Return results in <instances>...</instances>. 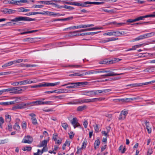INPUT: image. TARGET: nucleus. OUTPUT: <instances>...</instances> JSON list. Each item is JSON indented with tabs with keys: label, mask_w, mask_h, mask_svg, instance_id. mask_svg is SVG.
<instances>
[{
	"label": "nucleus",
	"mask_w": 155,
	"mask_h": 155,
	"mask_svg": "<svg viewBox=\"0 0 155 155\" xmlns=\"http://www.w3.org/2000/svg\"><path fill=\"white\" fill-rule=\"evenodd\" d=\"M69 85L66 87L67 88H77L84 87L88 83L86 82H69Z\"/></svg>",
	"instance_id": "obj_1"
},
{
	"label": "nucleus",
	"mask_w": 155,
	"mask_h": 155,
	"mask_svg": "<svg viewBox=\"0 0 155 155\" xmlns=\"http://www.w3.org/2000/svg\"><path fill=\"white\" fill-rule=\"evenodd\" d=\"M111 90L110 89H103L101 90H96L88 91V92L87 96L92 97L94 95H98L99 94L103 93H105L108 92Z\"/></svg>",
	"instance_id": "obj_2"
},
{
	"label": "nucleus",
	"mask_w": 155,
	"mask_h": 155,
	"mask_svg": "<svg viewBox=\"0 0 155 155\" xmlns=\"http://www.w3.org/2000/svg\"><path fill=\"white\" fill-rule=\"evenodd\" d=\"M104 99V98L101 97L92 99H81L78 100V104H82L83 103H89L90 102H94L97 101H101Z\"/></svg>",
	"instance_id": "obj_3"
},
{
	"label": "nucleus",
	"mask_w": 155,
	"mask_h": 155,
	"mask_svg": "<svg viewBox=\"0 0 155 155\" xmlns=\"http://www.w3.org/2000/svg\"><path fill=\"white\" fill-rule=\"evenodd\" d=\"M35 20V18L32 19L28 17L18 16L13 19H11V21L12 22H18L19 21H30Z\"/></svg>",
	"instance_id": "obj_4"
},
{
	"label": "nucleus",
	"mask_w": 155,
	"mask_h": 155,
	"mask_svg": "<svg viewBox=\"0 0 155 155\" xmlns=\"http://www.w3.org/2000/svg\"><path fill=\"white\" fill-rule=\"evenodd\" d=\"M27 87H12V93L13 94H19L21 93V91L27 89Z\"/></svg>",
	"instance_id": "obj_5"
},
{
	"label": "nucleus",
	"mask_w": 155,
	"mask_h": 155,
	"mask_svg": "<svg viewBox=\"0 0 155 155\" xmlns=\"http://www.w3.org/2000/svg\"><path fill=\"white\" fill-rule=\"evenodd\" d=\"M26 108H27L26 103H22L14 106L12 107V109L13 110H15L17 109H21Z\"/></svg>",
	"instance_id": "obj_6"
},
{
	"label": "nucleus",
	"mask_w": 155,
	"mask_h": 155,
	"mask_svg": "<svg viewBox=\"0 0 155 155\" xmlns=\"http://www.w3.org/2000/svg\"><path fill=\"white\" fill-rule=\"evenodd\" d=\"M128 113V110H124L121 111L119 115L118 119L119 120H124L126 117Z\"/></svg>",
	"instance_id": "obj_7"
},
{
	"label": "nucleus",
	"mask_w": 155,
	"mask_h": 155,
	"mask_svg": "<svg viewBox=\"0 0 155 155\" xmlns=\"http://www.w3.org/2000/svg\"><path fill=\"white\" fill-rule=\"evenodd\" d=\"M28 79H26L20 81H16L13 82L12 84V85L15 86H18L19 85H21L27 84H28Z\"/></svg>",
	"instance_id": "obj_8"
},
{
	"label": "nucleus",
	"mask_w": 155,
	"mask_h": 155,
	"mask_svg": "<svg viewBox=\"0 0 155 155\" xmlns=\"http://www.w3.org/2000/svg\"><path fill=\"white\" fill-rule=\"evenodd\" d=\"M71 123L72 125H73L74 128H76V127H81L80 124L78 122V119L76 117L73 118L71 121Z\"/></svg>",
	"instance_id": "obj_9"
},
{
	"label": "nucleus",
	"mask_w": 155,
	"mask_h": 155,
	"mask_svg": "<svg viewBox=\"0 0 155 155\" xmlns=\"http://www.w3.org/2000/svg\"><path fill=\"white\" fill-rule=\"evenodd\" d=\"M99 63L101 64H110L114 63V61L112 60H109L105 59L103 60H101L99 61Z\"/></svg>",
	"instance_id": "obj_10"
},
{
	"label": "nucleus",
	"mask_w": 155,
	"mask_h": 155,
	"mask_svg": "<svg viewBox=\"0 0 155 155\" xmlns=\"http://www.w3.org/2000/svg\"><path fill=\"white\" fill-rule=\"evenodd\" d=\"M32 137L30 136H27L25 138L23 139L22 142L30 144L32 143Z\"/></svg>",
	"instance_id": "obj_11"
},
{
	"label": "nucleus",
	"mask_w": 155,
	"mask_h": 155,
	"mask_svg": "<svg viewBox=\"0 0 155 155\" xmlns=\"http://www.w3.org/2000/svg\"><path fill=\"white\" fill-rule=\"evenodd\" d=\"M113 33L114 36H120L126 34L123 31L118 30L113 31Z\"/></svg>",
	"instance_id": "obj_12"
},
{
	"label": "nucleus",
	"mask_w": 155,
	"mask_h": 155,
	"mask_svg": "<svg viewBox=\"0 0 155 155\" xmlns=\"http://www.w3.org/2000/svg\"><path fill=\"white\" fill-rule=\"evenodd\" d=\"M101 28H102L94 27V28H91L83 29L80 30L79 31H78L84 32V31H90L98 30V29H101Z\"/></svg>",
	"instance_id": "obj_13"
},
{
	"label": "nucleus",
	"mask_w": 155,
	"mask_h": 155,
	"mask_svg": "<svg viewBox=\"0 0 155 155\" xmlns=\"http://www.w3.org/2000/svg\"><path fill=\"white\" fill-rule=\"evenodd\" d=\"M60 83L59 82L54 83H45L43 84L44 85L43 86H44V87L53 86L58 85Z\"/></svg>",
	"instance_id": "obj_14"
},
{
	"label": "nucleus",
	"mask_w": 155,
	"mask_h": 155,
	"mask_svg": "<svg viewBox=\"0 0 155 155\" xmlns=\"http://www.w3.org/2000/svg\"><path fill=\"white\" fill-rule=\"evenodd\" d=\"M38 3L42 4L44 5H55L56 6H57V5L54 3H51L50 1H38Z\"/></svg>",
	"instance_id": "obj_15"
},
{
	"label": "nucleus",
	"mask_w": 155,
	"mask_h": 155,
	"mask_svg": "<svg viewBox=\"0 0 155 155\" xmlns=\"http://www.w3.org/2000/svg\"><path fill=\"white\" fill-rule=\"evenodd\" d=\"M124 74V73H121L120 74H117L115 73L114 72H112L111 71H109V72H108L107 73V75H108V77L109 76H116L117 75H122Z\"/></svg>",
	"instance_id": "obj_16"
},
{
	"label": "nucleus",
	"mask_w": 155,
	"mask_h": 155,
	"mask_svg": "<svg viewBox=\"0 0 155 155\" xmlns=\"http://www.w3.org/2000/svg\"><path fill=\"white\" fill-rule=\"evenodd\" d=\"M117 39H118V38H116L114 37L107 38L105 40H103L102 41V43H105L106 42H107L111 41H115Z\"/></svg>",
	"instance_id": "obj_17"
},
{
	"label": "nucleus",
	"mask_w": 155,
	"mask_h": 155,
	"mask_svg": "<svg viewBox=\"0 0 155 155\" xmlns=\"http://www.w3.org/2000/svg\"><path fill=\"white\" fill-rule=\"evenodd\" d=\"M148 83L146 82L140 83H135L132 84L131 85L133 87H137L142 86L143 85H147L148 84Z\"/></svg>",
	"instance_id": "obj_18"
},
{
	"label": "nucleus",
	"mask_w": 155,
	"mask_h": 155,
	"mask_svg": "<svg viewBox=\"0 0 155 155\" xmlns=\"http://www.w3.org/2000/svg\"><path fill=\"white\" fill-rule=\"evenodd\" d=\"M42 15H47L55 16L56 13L48 11H44Z\"/></svg>",
	"instance_id": "obj_19"
},
{
	"label": "nucleus",
	"mask_w": 155,
	"mask_h": 155,
	"mask_svg": "<svg viewBox=\"0 0 155 155\" xmlns=\"http://www.w3.org/2000/svg\"><path fill=\"white\" fill-rule=\"evenodd\" d=\"M101 31H98L95 32H86V33H83L81 34H80V35H94L100 32Z\"/></svg>",
	"instance_id": "obj_20"
},
{
	"label": "nucleus",
	"mask_w": 155,
	"mask_h": 155,
	"mask_svg": "<svg viewBox=\"0 0 155 155\" xmlns=\"http://www.w3.org/2000/svg\"><path fill=\"white\" fill-rule=\"evenodd\" d=\"M88 4H90V2L89 1L81 2V7H89L90 5Z\"/></svg>",
	"instance_id": "obj_21"
},
{
	"label": "nucleus",
	"mask_w": 155,
	"mask_h": 155,
	"mask_svg": "<svg viewBox=\"0 0 155 155\" xmlns=\"http://www.w3.org/2000/svg\"><path fill=\"white\" fill-rule=\"evenodd\" d=\"M59 8H65L67 9H68L70 10H72L74 9V8L71 6H68L67 5H64L63 6H61L60 7H58Z\"/></svg>",
	"instance_id": "obj_22"
},
{
	"label": "nucleus",
	"mask_w": 155,
	"mask_h": 155,
	"mask_svg": "<svg viewBox=\"0 0 155 155\" xmlns=\"http://www.w3.org/2000/svg\"><path fill=\"white\" fill-rule=\"evenodd\" d=\"M145 71H155V66L149 67L147 68L144 70Z\"/></svg>",
	"instance_id": "obj_23"
},
{
	"label": "nucleus",
	"mask_w": 155,
	"mask_h": 155,
	"mask_svg": "<svg viewBox=\"0 0 155 155\" xmlns=\"http://www.w3.org/2000/svg\"><path fill=\"white\" fill-rule=\"evenodd\" d=\"M95 74V70L88 71L86 72H85L82 74L83 76L84 75L93 74Z\"/></svg>",
	"instance_id": "obj_24"
},
{
	"label": "nucleus",
	"mask_w": 155,
	"mask_h": 155,
	"mask_svg": "<svg viewBox=\"0 0 155 155\" xmlns=\"http://www.w3.org/2000/svg\"><path fill=\"white\" fill-rule=\"evenodd\" d=\"M155 34V32H152L149 33L145 34L143 35L144 38H147L151 37V36H153L154 34Z\"/></svg>",
	"instance_id": "obj_25"
},
{
	"label": "nucleus",
	"mask_w": 155,
	"mask_h": 155,
	"mask_svg": "<svg viewBox=\"0 0 155 155\" xmlns=\"http://www.w3.org/2000/svg\"><path fill=\"white\" fill-rule=\"evenodd\" d=\"M87 107V106L86 105L79 106L77 107V110L78 111H81L84 110L85 109H86Z\"/></svg>",
	"instance_id": "obj_26"
},
{
	"label": "nucleus",
	"mask_w": 155,
	"mask_h": 155,
	"mask_svg": "<svg viewBox=\"0 0 155 155\" xmlns=\"http://www.w3.org/2000/svg\"><path fill=\"white\" fill-rule=\"evenodd\" d=\"M144 38L143 35H140V36H139L137 38H136L134 39V40H133L132 41L134 42L135 41H138L139 40H140L141 39H143Z\"/></svg>",
	"instance_id": "obj_27"
},
{
	"label": "nucleus",
	"mask_w": 155,
	"mask_h": 155,
	"mask_svg": "<svg viewBox=\"0 0 155 155\" xmlns=\"http://www.w3.org/2000/svg\"><path fill=\"white\" fill-rule=\"evenodd\" d=\"M48 141V140H46L42 141L41 143V145L40 146V147H42L44 146H46L47 144V142Z\"/></svg>",
	"instance_id": "obj_28"
},
{
	"label": "nucleus",
	"mask_w": 155,
	"mask_h": 155,
	"mask_svg": "<svg viewBox=\"0 0 155 155\" xmlns=\"http://www.w3.org/2000/svg\"><path fill=\"white\" fill-rule=\"evenodd\" d=\"M28 84H31L32 83H35L38 82L39 81L37 79L34 78L33 79V80L30 81L28 79Z\"/></svg>",
	"instance_id": "obj_29"
},
{
	"label": "nucleus",
	"mask_w": 155,
	"mask_h": 155,
	"mask_svg": "<svg viewBox=\"0 0 155 155\" xmlns=\"http://www.w3.org/2000/svg\"><path fill=\"white\" fill-rule=\"evenodd\" d=\"M5 121L7 122H9L11 120V116L8 114H6L5 115Z\"/></svg>",
	"instance_id": "obj_30"
},
{
	"label": "nucleus",
	"mask_w": 155,
	"mask_h": 155,
	"mask_svg": "<svg viewBox=\"0 0 155 155\" xmlns=\"http://www.w3.org/2000/svg\"><path fill=\"white\" fill-rule=\"evenodd\" d=\"M13 61H10L9 62H8L7 63H6L3 65L2 66V68L4 67H8V66H10L12 65V64H13Z\"/></svg>",
	"instance_id": "obj_31"
},
{
	"label": "nucleus",
	"mask_w": 155,
	"mask_h": 155,
	"mask_svg": "<svg viewBox=\"0 0 155 155\" xmlns=\"http://www.w3.org/2000/svg\"><path fill=\"white\" fill-rule=\"evenodd\" d=\"M104 3V2H90V4H94V5H101L103 4Z\"/></svg>",
	"instance_id": "obj_32"
},
{
	"label": "nucleus",
	"mask_w": 155,
	"mask_h": 155,
	"mask_svg": "<svg viewBox=\"0 0 155 155\" xmlns=\"http://www.w3.org/2000/svg\"><path fill=\"white\" fill-rule=\"evenodd\" d=\"M61 125L65 130H66L67 129V128L68 126V125L66 123H61Z\"/></svg>",
	"instance_id": "obj_33"
},
{
	"label": "nucleus",
	"mask_w": 155,
	"mask_h": 155,
	"mask_svg": "<svg viewBox=\"0 0 155 155\" xmlns=\"http://www.w3.org/2000/svg\"><path fill=\"white\" fill-rule=\"evenodd\" d=\"M37 65L36 64H22V67H36Z\"/></svg>",
	"instance_id": "obj_34"
},
{
	"label": "nucleus",
	"mask_w": 155,
	"mask_h": 155,
	"mask_svg": "<svg viewBox=\"0 0 155 155\" xmlns=\"http://www.w3.org/2000/svg\"><path fill=\"white\" fill-rule=\"evenodd\" d=\"M31 120L32 121V124L35 125H37L38 124V122L37 120L35 118H31Z\"/></svg>",
	"instance_id": "obj_35"
},
{
	"label": "nucleus",
	"mask_w": 155,
	"mask_h": 155,
	"mask_svg": "<svg viewBox=\"0 0 155 155\" xmlns=\"http://www.w3.org/2000/svg\"><path fill=\"white\" fill-rule=\"evenodd\" d=\"M1 91L2 93L6 92H9L10 93H12V87L7 89H3Z\"/></svg>",
	"instance_id": "obj_36"
},
{
	"label": "nucleus",
	"mask_w": 155,
	"mask_h": 155,
	"mask_svg": "<svg viewBox=\"0 0 155 155\" xmlns=\"http://www.w3.org/2000/svg\"><path fill=\"white\" fill-rule=\"evenodd\" d=\"M43 84L42 83L41 84H38L37 85H35L34 86H31V88H36V87H43L44 86Z\"/></svg>",
	"instance_id": "obj_37"
},
{
	"label": "nucleus",
	"mask_w": 155,
	"mask_h": 155,
	"mask_svg": "<svg viewBox=\"0 0 155 155\" xmlns=\"http://www.w3.org/2000/svg\"><path fill=\"white\" fill-rule=\"evenodd\" d=\"M101 9L102 11H104L107 13L114 12V9L107 10L104 9L103 8H101Z\"/></svg>",
	"instance_id": "obj_38"
},
{
	"label": "nucleus",
	"mask_w": 155,
	"mask_h": 155,
	"mask_svg": "<svg viewBox=\"0 0 155 155\" xmlns=\"http://www.w3.org/2000/svg\"><path fill=\"white\" fill-rule=\"evenodd\" d=\"M69 76H83L82 74H80L78 73H75L73 74H71L69 75Z\"/></svg>",
	"instance_id": "obj_39"
},
{
	"label": "nucleus",
	"mask_w": 155,
	"mask_h": 155,
	"mask_svg": "<svg viewBox=\"0 0 155 155\" xmlns=\"http://www.w3.org/2000/svg\"><path fill=\"white\" fill-rule=\"evenodd\" d=\"M73 18V17L72 16L70 17L66 18L61 19V21H64L67 20H71Z\"/></svg>",
	"instance_id": "obj_40"
},
{
	"label": "nucleus",
	"mask_w": 155,
	"mask_h": 155,
	"mask_svg": "<svg viewBox=\"0 0 155 155\" xmlns=\"http://www.w3.org/2000/svg\"><path fill=\"white\" fill-rule=\"evenodd\" d=\"M35 101H33L30 102H27L26 103L27 105V107H30L33 105H35Z\"/></svg>",
	"instance_id": "obj_41"
},
{
	"label": "nucleus",
	"mask_w": 155,
	"mask_h": 155,
	"mask_svg": "<svg viewBox=\"0 0 155 155\" xmlns=\"http://www.w3.org/2000/svg\"><path fill=\"white\" fill-rule=\"evenodd\" d=\"M8 142V139H5L4 140H0V144H2L7 143Z\"/></svg>",
	"instance_id": "obj_42"
},
{
	"label": "nucleus",
	"mask_w": 155,
	"mask_h": 155,
	"mask_svg": "<svg viewBox=\"0 0 155 155\" xmlns=\"http://www.w3.org/2000/svg\"><path fill=\"white\" fill-rule=\"evenodd\" d=\"M34 38H26L25 39L24 41H28L32 43L34 41Z\"/></svg>",
	"instance_id": "obj_43"
},
{
	"label": "nucleus",
	"mask_w": 155,
	"mask_h": 155,
	"mask_svg": "<svg viewBox=\"0 0 155 155\" xmlns=\"http://www.w3.org/2000/svg\"><path fill=\"white\" fill-rule=\"evenodd\" d=\"M14 128L15 129L17 130L20 129V127L17 123H16L14 126Z\"/></svg>",
	"instance_id": "obj_44"
},
{
	"label": "nucleus",
	"mask_w": 155,
	"mask_h": 155,
	"mask_svg": "<svg viewBox=\"0 0 155 155\" xmlns=\"http://www.w3.org/2000/svg\"><path fill=\"white\" fill-rule=\"evenodd\" d=\"M23 61V59H18L17 60L13 61V63L16 64L17 63H19L22 62Z\"/></svg>",
	"instance_id": "obj_45"
},
{
	"label": "nucleus",
	"mask_w": 155,
	"mask_h": 155,
	"mask_svg": "<svg viewBox=\"0 0 155 155\" xmlns=\"http://www.w3.org/2000/svg\"><path fill=\"white\" fill-rule=\"evenodd\" d=\"M143 18L148 17H155V14L147 15L145 16H143Z\"/></svg>",
	"instance_id": "obj_46"
},
{
	"label": "nucleus",
	"mask_w": 155,
	"mask_h": 155,
	"mask_svg": "<svg viewBox=\"0 0 155 155\" xmlns=\"http://www.w3.org/2000/svg\"><path fill=\"white\" fill-rule=\"evenodd\" d=\"M1 12H3L5 14H8V8H5L2 9L1 10Z\"/></svg>",
	"instance_id": "obj_47"
},
{
	"label": "nucleus",
	"mask_w": 155,
	"mask_h": 155,
	"mask_svg": "<svg viewBox=\"0 0 155 155\" xmlns=\"http://www.w3.org/2000/svg\"><path fill=\"white\" fill-rule=\"evenodd\" d=\"M16 10L8 8V14H13L16 12Z\"/></svg>",
	"instance_id": "obj_48"
},
{
	"label": "nucleus",
	"mask_w": 155,
	"mask_h": 155,
	"mask_svg": "<svg viewBox=\"0 0 155 155\" xmlns=\"http://www.w3.org/2000/svg\"><path fill=\"white\" fill-rule=\"evenodd\" d=\"M31 149V147H26L24 148L23 150L24 151L27 150L28 151H30Z\"/></svg>",
	"instance_id": "obj_49"
},
{
	"label": "nucleus",
	"mask_w": 155,
	"mask_h": 155,
	"mask_svg": "<svg viewBox=\"0 0 155 155\" xmlns=\"http://www.w3.org/2000/svg\"><path fill=\"white\" fill-rule=\"evenodd\" d=\"M8 3L9 4H13V5H16L17 3V1L12 0L11 1H8Z\"/></svg>",
	"instance_id": "obj_50"
},
{
	"label": "nucleus",
	"mask_w": 155,
	"mask_h": 155,
	"mask_svg": "<svg viewBox=\"0 0 155 155\" xmlns=\"http://www.w3.org/2000/svg\"><path fill=\"white\" fill-rule=\"evenodd\" d=\"M104 35L109 36L113 35V31H112L110 32L105 33L104 34Z\"/></svg>",
	"instance_id": "obj_51"
},
{
	"label": "nucleus",
	"mask_w": 155,
	"mask_h": 155,
	"mask_svg": "<svg viewBox=\"0 0 155 155\" xmlns=\"http://www.w3.org/2000/svg\"><path fill=\"white\" fill-rule=\"evenodd\" d=\"M27 126V124L26 122L23 121L22 122V124L21 125V127L23 129H25L26 127Z\"/></svg>",
	"instance_id": "obj_52"
},
{
	"label": "nucleus",
	"mask_w": 155,
	"mask_h": 155,
	"mask_svg": "<svg viewBox=\"0 0 155 155\" xmlns=\"http://www.w3.org/2000/svg\"><path fill=\"white\" fill-rule=\"evenodd\" d=\"M86 142H87V141H86V140H85V139L84 140L83 143L82 144L81 148L83 149L84 148H85V147H84V145H85V146L86 145H87Z\"/></svg>",
	"instance_id": "obj_53"
},
{
	"label": "nucleus",
	"mask_w": 155,
	"mask_h": 155,
	"mask_svg": "<svg viewBox=\"0 0 155 155\" xmlns=\"http://www.w3.org/2000/svg\"><path fill=\"white\" fill-rule=\"evenodd\" d=\"M66 89H60L59 90V91L58 92L57 91H56V92H58L57 93H63L64 92H66Z\"/></svg>",
	"instance_id": "obj_54"
},
{
	"label": "nucleus",
	"mask_w": 155,
	"mask_h": 155,
	"mask_svg": "<svg viewBox=\"0 0 155 155\" xmlns=\"http://www.w3.org/2000/svg\"><path fill=\"white\" fill-rule=\"evenodd\" d=\"M69 138L70 139H72L74 135V134L73 132H70V133H69Z\"/></svg>",
	"instance_id": "obj_55"
},
{
	"label": "nucleus",
	"mask_w": 155,
	"mask_h": 155,
	"mask_svg": "<svg viewBox=\"0 0 155 155\" xmlns=\"http://www.w3.org/2000/svg\"><path fill=\"white\" fill-rule=\"evenodd\" d=\"M100 142L99 140H95L94 143L95 146H99L100 144Z\"/></svg>",
	"instance_id": "obj_56"
},
{
	"label": "nucleus",
	"mask_w": 155,
	"mask_h": 155,
	"mask_svg": "<svg viewBox=\"0 0 155 155\" xmlns=\"http://www.w3.org/2000/svg\"><path fill=\"white\" fill-rule=\"evenodd\" d=\"M58 135L57 134H54L53 136V139L54 141H56L57 140V137H58Z\"/></svg>",
	"instance_id": "obj_57"
},
{
	"label": "nucleus",
	"mask_w": 155,
	"mask_h": 155,
	"mask_svg": "<svg viewBox=\"0 0 155 155\" xmlns=\"http://www.w3.org/2000/svg\"><path fill=\"white\" fill-rule=\"evenodd\" d=\"M83 125L85 128H86L87 127L88 122L87 120H84L83 123Z\"/></svg>",
	"instance_id": "obj_58"
},
{
	"label": "nucleus",
	"mask_w": 155,
	"mask_h": 155,
	"mask_svg": "<svg viewBox=\"0 0 155 155\" xmlns=\"http://www.w3.org/2000/svg\"><path fill=\"white\" fill-rule=\"evenodd\" d=\"M143 16H140L139 17H137L135 19V21H139L140 20H142L143 19Z\"/></svg>",
	"instance_id": "obj_59"
},
{
	"label": "nucleus",
	"mask_w": 155,
	"mask_h": 155,
	"mask_svg": "<svg viewBox=\"0 0 155 155\" xmlns=\"http://www.w3.org/2000/svg\"><path fill=\"white\" fill-rule=\"evenodd\" d=\"M146 129L147 130L148 133L149 134H150L151 132V128L150 126H147L146 127Z\"/></svg>",
	"instance_id": "obj_60"
},
{
	"label": "nucleus",
	"mask_w": 155,
	"mask_h": 155,
	"mask_svg": "<svg viewBox=\"0 0 155 155\" xmlns=\"http://www.w3.org/2000/svg\"><path fill=\"white\" fill-rule=\"evenodd\" d=\"M95 74L103 73V69L95 70Z\"/></svg>",
	"instance_id": "obj_61"
},
{
	"label": "nucleus",
	"mask_w": 155,
	"mask_h": 155,
	"mask_svg": "<svg viewBox=\"0 0 155 155\" xmlns=\"http://www.w3.org/2000/svg\"><path fill=\"white\" fill-rule=\"evenodd\" d=\"M94 128L95 131L96 132H97L98 131L99 128V127H98L97 125V124H96L95 126H94Z\"/></svg>",
	"instance_id": "obj_62"
},
{
	"label": "nucleus",
	"mask_w": 155,
	"mask_h": 155,
	"mask_svg": "<svg viewBox=\"0 0 155 155\" xmlns=\"http://www.w3.org/2000/svg\"><path fill=\"white\" fill-rule=\"evenodd\" d=\"M152 152V149L150 148H149L147 152V155H150Z\"/></svg>",
	"instance_id": "obj_63"
},
{
	"label": "nucleus",
	"mask_w": 155,
	"mask_h": 155,
	"mask_svg": "<svg viewBox=\"0 0 155 155\" xmlns=\"http://www.w3.org/2000/svg\"><path fill=\"white\" fill-rule=\"evenodd\" d=\"M35 105H41V101H35Z\"/></svg>",
	"instance_id": "obj_64"
}]
</instances>
